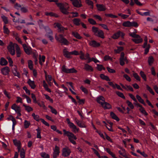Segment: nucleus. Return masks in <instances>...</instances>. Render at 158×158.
Segmentation results:
<instances>
[{"mask_svg":"<svg viewBox=\"0 0 158 158\" xmlns=\"http://www.w3.org/2000/svg\"><path fill=\"white\" fill-rule=\"evenodd\" d=\"M11 108L14 110L16 112L21 110L20 106H18L16 104H14L12 106Z\"/></svg>","mask_w":158,"mask_h":158,"instance_id":"nucleus-22","label":"nucleus"},{"mask_svg":"<svg viewBox=\"0 0 158 158\" xmlns=\"http://www.w3.org/2000/svg\"><path fill=\"white\" fill-rule=\"evenodd\" d=\"M110 116L111 117L114 119L116 120L117 121H119V118L115 115V114L113 112L110 113Z\"/></svg>","mask_w":158,"mask_h":158,"instance_id":"nucleus-42","label":"nucleus"},{"mask_svg":"<svg viewBox=\"0 0 158 158\" xmlns=\"http://www.w3.org/2000/svg\"><path fill=\"white\" fill-rule=\"evenodd\" d=\"M154 61V59L152 56H149L148 58V62L150 65H152Z\"/></svg>","mask_w":158,"mask_h":158,"instance_id":"nucleus-39","label":"nucleus"},{"mask_svg":"<svg viewBox=\"0 0 158 158\" xmlns=\"http://www.w3.org/2000/svg\"><path fill=\"white\" fill-rule=\"evenodd\" d=\"M63 54L64 56L66 57L67 58H71V52H69L67 50V49L64 48L63 50Z\"/></svg>","mask_w":158,"mask_h":158,"instance_id":"nucleus-15","label":"nucleus"},{"mask_svg":"<svg viewBox=\"0 0 158 158\" xmlns=\"http://www.w3.org/2000/svg\"><path fill=\"white\" fill-rule=\"evenodd\" d=\"M73 23L76 25L78 26L79 25L81 22L80 19L77 18L74 19L73 20Z\"/></svg>","mask_w":158,"mask_h":158,"instance_id":"nucleus-31","label":"nucleus"},{"mask_svg":"<svg viewBox=\"0 0 158 158\" xmlns=\"http://www.w3.org/2000/svg\"><path fill=\"white\" fill-rule=\"evenodd\" d=\"M77 71L74 68L68 69V73H76Z\"/></svg>","mask_w":158,"mask_h":158,"instance_id":"nucleus-60","label":"nucleus"},{"mask_svg":"<svg viewBox=\"0 0 158 158\" xmlns=\"http://www.w3.org/2000/svg\"><path fill=\"white\" fill-rule=\"evenodd\" d=\"M59 148L57 146H55V148L53 149V158H56L59 156Z\"/></svg>","mask_w":158,"mask_h":158,"instance_id":"nucleus-9","label":"nucleus"},{"mask_svg":"<svg viewBox=\"0 0 158 158\" xmlns=\"http://www.w3.org/2000/svg\"><path fill=\"white\" fill-rule=\"evenodd\" d=\"M14 7L17 10H19L20 8L21 9V5L20 4L16 3L14 5Z\"/></svg>","mask_w":158,"mask_h":158,"instance_id":"nucleus-64","label":"nucleus"},{"mask_svg":"<svg viewBox=\"0 0 158 158\" xmlns=\"http://www.w3.org/2000/svg\"><path fill=\"white\" fill-rule=\"evenodd\" d=\"M7 119L8 121L11 120L13 123L16 122V121L15 118L11 115H10L7 118Z\"/></svg>","mask_w":158,"mask_h":158,"instance_id":"nucleus-43","label":"nucleus"},{"mask_svg":"<svg viewBox=\"0 0 158 158\" xmlns=\"http://www.w3.org/2000/svg\"><path fill=\"white\" fill-rule=\"evenodd\" d=\"M15 44H13L12 42H10L9 44L7 46V48L9 52L12 55H14L15 54V48H16V46Z\"/></svg>","mask_w":158,"mask_h":158,"instance_id":"nucleus-5","label":"nucleus"},{"mask_svg":"<svg viewBox=\"0 0 158 158\" xmlns=\"http://www.w3.org/2000/svg\"><path fill=\"white\" fill-rule=\"evenodd\" d=\"M13 142L14 144L17 147L18 151L19 152L21 148L20 141L16 139H15L13 140Z\"/></svg>","mask_w":158,"mask_h":158,"instance_id":"nucleus-20","label":"nucleus"},{"mask_svg":"<svg viewBox=\"0 0 158 158\" xmlns=\"http://www.w3.org/2000/svg\"><path fill=\"white\" fill-rule=\"evenodd\" d=\"M43 20L40 19L38 21V23L39 27L40 28H44L46 32L45 35L50 40L52 41L53 40V38L52 36L53 35L52 31L48 26L44 27L43 24Z\"/></svg>","mask_w":158,"mask_h":158,"instance_id":"nucleus-1","label":"nucleus"},{"mask_svg":"<svg viewBox=\"0 0 158 158\" xmlns=\"http://www.w3.org/2000/svg\"><path fill=\"white\" fill-rule=\"evenodd\" d=\"M27 83L32 89H34L35 88L36 85L34 81H31L29 79L27 81Z\"/></svg>","mask_w":158,"mask_h":158,"instance_id":"nucleus-24","label":"nucleus"},{"mask_svg":"<svg viewBox=\"0 0 158 158\" xmlns=\"http://www.w3.org/2000/svg\"><path fill=\"white\" fill-rule=\"evenodd\" d=\"M31 123L29 121L26 120H25L24 123V126L25 128H27L30 125Z\"/></svg>","mask_w":158,"mask_h":158,"instance_id":"nucleus-58","label":"nucleus"},{"mask_svg":"<svg viewBox=\"0 0 158 158\" xmlns=\"http://www.w3.org/2000/svg\"><path fill=\"white\" fill-rule=\"evenodd\" d=\"M63 131L64 132V135L68 136L69 141L73 144H76V142L74 139L76 140L77 139L76 136L72 132L66 131L65 129H63Z\"/></svg>","mask_w":158,"mask_h":158,"instance_id":"nucleus-3","label":"nucleus"},{"mask_svg":"<svg viewBox=\"0 0 158 158\" xmlns=\"http://www.w3.org/2000/svg\"><path fill=\"white\" fill-rule=\"evenodd\" d=\"M45 57L44 56H42V57H41V56L40 55L39 56V63L42 65L43 64V63H44L45 60Z\"/></svg>","mask_w":158,"mask_h":158,"instance_id":"nucleus-37","label":"nucleus"},{"mask_svg":"<svg viewBox=\"0 0 158 158\" xmlns=\"http://www.w3.org/2000/svg\"><path fill=\"white\" fill-rule=\"evenodd\" d=\"M72 35L78 39H81L82 38L81 37L77 32L73 31L72 33Z\"/></svg>","mask_w":158,"mask_h":158,"instance_id":"nucleus-33","label":"nucleus"},{"mask_svg":"<svg viewBox=\"0 0 158 158\" xmlns=\"http://www.w3.org/2000/svg\"><path fill=\"white\" fill-rule=\"evenodd\" d=\"M55 24H56V26L58 29V30L59 31L61 32L64 31V27L62 26L60 24L57 23H55Z\"/></svg>","mask_w":158,"mask_h":158,"instance_id":"nucleus-36","label":"nucleus"},{"mask_svg":"<svg viewBox=\"0 0 158 158\" xmlns=\"http://www.w3.org/2000/svg\"><path fill=\"white\" fill-rule=\"evenodd\" d=\"M43 86L46 90L49 92H51V90L48 88V86L45 81H43Z\"/></svg>","mask_w":158,"mask_h":158,"instance_id":"nucleus-47","label":"nucleus"},{"mask_svg":"<svg viewBox=\"0 0 158 158\" xmlns=\"http://www.w3.org/2000/svg\"><path fill=\"white\" fill-rule=\"evenodd\" d=\"M98 10L100 11H104L106 10L105 6L102 4H98L96 5Z\"/></svg>","mask_w":158,"mask_h":158,"instance_id":"nucleus-25","label":"nucleus"},{"mask_svg":"<svg viewBox=\"0 0 158 158\" xmlns=\"http://www.w3.org/2000/svg\"><path fill=\"white\" fill-rule=\"evenodd\" d=\"M38 104L40 107H42L44 109H47L46 107L45 106L44 103L43 102H38Z\"/></svg>","mask_w":158,"mask_h":158,"instance_id":"nucleus-57","label":"nucleus"},{"mask_svg":"<svg viewBox=\"0 0 158 158\" xmlns=\"http://www.w3.org/2000/svg\"><path fill=\"white\" fill-rule=\"evenodd\" d=\"M89 44L90 46L94 48L99 47L100 45V44L99 43L94 40L89 41Z\"/></svg>","mask_w":158,"mask_h":158,"instance_id":"nucleus-10","label":"nucleus"},{"mask_svg":"<svg viewBox=\"0 0 158 158\" xmlns=\"http://www.w3.org/2000/svg\"><path fill=\"white\" fill-rule=\"evenodd\" d=\"M3 32L6 34H9L10 33V31L8 28L6 27V25H4L3 27Z\"/></svg>","mask_w":158,"mask_h":158,"instance_id":"nucleus-46","label":"nucleus"},{"mask_svg":"<svg viewBox=\"0 0 158 158\" xmlns=\"http://www.w3.org/2000/svg\"><path fill=\"white\" fill-rule=\"evenodd\" d=\"M119 37L118 31L116 33L114 34L111 36L112 38L114 39H117Z\"/></svg>","mask_w":158,"mask_h":158,"instance_id":"nucleus-48","label":"nucleus"},{"mask_svg":"<svg viewBox=\"0 0 158 158\" xmlns=\"http://www.w3.org/2000/svg\"><path fill=\"white\" fill-rule=\"evenodd\" d=\"M28 67L31 70L33 69V62L31 60H29L28 61Z\"/></svg>","mask_w":158,"mask_h":158,"instance_id":"nucleus-44","label":"nucleus"},{"mask_svg":"<svg viewBox=\"0 0 158 158\" xmlns=\"http://www.w3.org/2000/svg\"><path fill=\"white\" fill-rule=\"evenodd\" d=\"M100 76L101 78L103 80H106V81H110V79L109 78V77L107 76H105L103 74H101Z\"/></svg>","mask_w":158,"mask_h":158,"instance_id":"nucleus-38","label":"nucleus"},{"mask_svg":"<svg viewBox=\"0 0 158 158\" xmlns=\"http://www.w3.org/2000/svg\"><path fill=\"white\" fill-rule=\"evenodd\" d=\"M40 155L43 158H49V155L45 152H42Z\"/></svg>","mask_w":158,"mask_h":158,"instance_id":"nucleus-53","label":"nucleus"},{"mask_svg":"<svg viewBox=\"0 0 158 158\" xmlns=\"http://www.w3.org/2000/svg\"><path fill=\"white\" fill-rule=\"evenodd\" d=\"M75 122L76 124L79 126L81 128H85L86 126L85 124L82 121H80L77 118H75Z\"/></svg>","mask_w":158,"mask_h":158,"instance_id":"nucleus-16","label":"nucleus"},{"mask_svg":"<svg viewBox=\"0 0 158 158\" xmlns=\"http://www.w3.org/2000/svg\"><path fill=\"white\" fill-rule=\"evenodd\" d=\"M12 72L15 76L19 78H20V75L17 71V68L15 65H14L12 69Z\"/></svg>","mask_w":158,"mask_h":158,"instance_id":"nucleus-11","label":"nucleus"},{"mask_svg":"<svg viewBox=\"0 0 158 158\" xmlns=\"http://www.w3.org/2000/svg\"><path fill=\"white\" fill-rule=\"evenodd\" d=\"M118 152L121 155L123 156L124 157L126 158H129L128 156L126 154L124 149H122L121 150H119L118 151Z\"/></svg>","mask_w":158,"mask_h":158,"instance_id":"nucleus-28","label":"nucleus"},{"mask_svg":"<svg viewBox=\"0 0 158 158\" xmlns=\"http://www.w3.org/2000/svg\"><path fill=\"white\" fill-rule=\"evenodd\" d=\"M8 63L7 61L3 57H2L0 60V64L1 65H6Z\"/></svg>","mask_w":158,"mask_h":158,"instance_id":"nucleus-32","label":"nucleus"},{"mask_svg":"<svg viewBox=\"0 0 158 158\" xmlns=\"http://www.w3.org/2000/svg\"><path fill=\"white\" fill-rule=\"evenodd\" d=\"M100 29L98 27L93 26L92 27V31L94 35H95Z\"/></svg>","mask_w":158,"mask_h":158,"instance_id":"nucleus-40","label":"nucleus"},{"mask_svg":"<svg viewBox=\"0 0 158 158\" xmlns=\"http://www.w3.org/2000/svg\"><path fill=\"white\" fill-rule=\"evenodd\" d=\"M69 127L72 129V131L75 133H76L79 131V128H77L73 123L70 125Z\"/></svg>","mask_w":158,"mask_h":158,"instance_id":"nucleus-19","label":"nucleus"},{"mask_svg":"<svg viewBox=\"0 0 158 158\" xmlns=\"http://www.w3.org/2000/svg\"><path fill=\"white\" fill-rule=\"evenodd\" d=\"M140 74L141 77H142V78L143 79V80L145 81H146V77L145 74H144V73L143 72L141 71L140 72Z\"/></svg>","mask_w":158,"mask_h":158,"instance_id":"nucleus-63","label":"nucleus"},{"mask_svg":"<svg viewBox=\"0 0 158 158\" xmlns=\"http://www.w3.org/2000/svg\"><path fill=\"white\" fill-rule=\"evenodd\" d=\"M97 68L98 70L101 71H102V69L104 70H105V68H104L102 65L97 64Z\"/></svg>","mask_w":158,"mask_h":158,"instance_id":"nucleus-51","label":"nucleus"},{"mask_svg":"<svg viewBox=\"0 0 158 158\" xmlns=\"http://www.w3.org/2000/svg\"><path fill=\"white\" fill-rule=\"evenodd\" d=\"M84 69L86 70L89 71H93L94 69L92 67L87 64H85Z\"/></svg>","mask_w":158,"mask_h":158,"instance_id":"nucleus-26","label":"nucleus"},{"mask_svg":"<svg viewBox=\"0 0 158 158\" xmlns=\"http://www.w3.org/2000/svg\"><path fill=\"white\" fill-rule=\"evenodd\" d=\"M122 25L123 26L126 27H137L139 26L137 23L134 21L131 22L129 21L124 22L123 23Z\"/></svg>","mask_w":158,"mask_h":158,"instance_id":"nucleus-6","label":"nucleus"},{"mask_svg":"<svg viewBox=\"0 0 158 158\" xmlns=\"http://www.w3.org/2000/svg\"><path fill=\"white\" fill-rule=\"evenodd\" d=\"M120 85L123 89L127 90H130L132 92L134 91L132 87L130 85H124L123 84H120Z\"/></svg>","mask_w":158,"mask_h":158,"instance_id":"nucleus-18","label":"nucleus"},{"mask_svg":"<svg viewBox=\"0 0 158 158\" xmlns=\"http://www.w3.org/2000/svg\"><path fill=\"white\" fill-rule=\"evenodd\" d=\"M73 5L74 6L79 8L82 6V4L81 0H74V2H73Z\"/></svg>","mask_w":158,"mask_h":158,"instance_id":"nucleus-12","label":"nucleus"},{"mask_svg":"<svg viewBox=\"0 0 158 158\" xmlns=\"http://www.w3.org/2000/svg\"><path fill=\"white\" fill-rule=\"evenodd\" d=\"M104 150H106L107 152H108L110 155L113 158H117V157L115 156V154H114L112 152L110 151V150L109 148H104Z\"/></svg>","mask_w":158,"mask_h":158,"instance_id":"nucleus-30","label":"nucleus"},{"mask_svg":"<svg viewBox=\"0 0 158 158\" xmlns=\"http://www.w3.org/2000/svg\"><path fill=\"white\" fill-rule=\"evenodd\" d=\"M85 2L88 5L90 6V7L93 9L94 7V3L91 1L90 0H85Z\"/></svg>","mask_w":158,"mask_h":158,"instance_id":"nucleus-34","label":"nucleus"},{"mask_svg":"<svg viewBox=\"0 0 158 158\" xmlns=\"http://www.w3.org/2000/svg\"><path fill=\"white\" fill-rule=\"evenodd\" d=\"M139 110L140 112L143 114H144L145 115H147L148 114L144 110V108L142 106L141 108H140Z\"/></svg>","mask_w":158,"mask_h":158,"instance_id":"nucleus-56","label":"nucleus"},{"mask_svg":"<svg viewBox=\"0 0 158 158\" xmlns=\"http://www.w3.org/2000/svg\"><path fill=\"white\" fill-rule=\"evenodd\" d=\"M23 47L26 53L29 55L32 53V48L30 47L27 46L25 44H22Z\"/></svg>","mask_w":158,"mask_h":158,"instance_id":"nucleus-8","label":"nucleus"},{"mask_svg":"<svg viewBox=\"0 0 158 158\" xmlns=\"http://www.w3.org/2000/svg\"><path fill=\"white\" fill-rule=\"evenodd\" d=\"M48 107L50 109L52 113L54 114H57V112L56 110L52 106H49Z\"/></svg>","mask_w":158,"mask_h":158,"instance_id":"nucleus-45","label":"nucleus"},{"mask_svg":"<svg viewBox=\"0 0 158 158\" xmlns=\"http://www.w3.org/2000/svg\"><path fill=\"white\" fill-rule=\"evenodd\" d=\"M96 101L101 105L105 102L104 98L102 96H99L98 97Z\"/></svg>","mask_w":158,"mask_h":158,"instance_id":"nucleus-17","label":"nucleus"},{"mask_svg":"<svg viewBox=\"0 0 158 158\" xmlns=\"http://www.w3.org/2000/svg\"><path fill=\"white\" fill-rule=\"evenodd\" d=\"M1 18L5 24L8 23V20L7 17L4 15H2L1 16Z\"/></svg>","mask_w":158,"mask_h":158,"instance_id":"nucleus-54","label":"nucleus"},{"mask_svg":"<svg viewBox=\"0 0 158 158\" xmlns=\"http://www.w3.org/2000/svg\"><path fill=\"white\" fill-rule=\"evenodd\" d=\"M116 94L118 95L119 97L124 99L125 98V97L124 96L123 93L119 91H117L116 92Z\"/></svg>","mask_w":158,"mask_h":158,"instance_id":"nucleus-62","label":"nucleus"},{"mask_svg":"<svg viewBox=\"0 0 158 158\" xmlns=\"http://www.w3.org/2000/svg\"><path fill=\"white\" fill-rule=\"evenodd\" d=\"M32 115L36 121L39 122L40 120L39 116L38 115H36L35 113H33L32 114Z\"/></svg>","mask_w":158,"mask_h":158,"instance_id":"nucleus-50","label":"nucleus"},{"mask_svg":"<svg viewBox=\"0 0 158 158\" xmlns=\"http://www.w3.org/2000/svg\"><path fill=\"white\" fill-rule=\"evenodd\" d=\"M36 131H37V138H38L41 139V130L39 127L36 129Z\"/></svg>","mask_w":158,"mask_h":158,"instance_id":"nucleus-52","label":"nucleus"},{"mask_svg":"<svg viewBox=\"0 0 158 158\" xmlns=\"http://www.w3.org/2000/svg\"><path fill=\"white\" fill-rule=\"evenodd\" d=\"M16 46V50L17 56V57H19L20 56L21 53V51L20 50V48L18 44H15Z\"/></svg>","mask_w":158,"mask_h":158,"instance_id":"nucleus-27","label":"nucleus"},{"mask_svg":"<svg viewBox=\"0 0 158 158\" xmlns=\"http://www.w3.org/2000/svg\"><path fill=\"white\" fill-rule=\"evenodd\" d=\"M1 73L4 75H6L9 74L10 69L9 67L6 66L1 69Z\"/></svg>","mask_w":158,"mask_h":158,"instance_id":"nucleus-14","label":"nucleus"},{"mask_svg":"<svg viewBox=\"0 0 158 158\" xmlns=\"http://www.w3.org/2000/svg\"><path fill=\"white\" fill-rule=\"evenodd\" d=\"M23 106L25 107V110L28 112H29L33 110V108L29 106H26L23 104Z\"/></svg>","mask_w":158,"mask_h":158,"instance_id":"nucleus-41","label":"nucleus"},{"mask_svg":"<svg viewBox=\"0 0 158 158\" xmlns=\"http://www.w3.org/2000/svg\"><path fill=\"white\" fill-rule=\"evenodd\" d=\"M146 88L150 92V93L154 95L155 94L154 92H153L152 89L148 85H146Z\"/></svg>","mask_w":158,"mask_h":158,"instance_id":"nucleus-49","label":"nucleus"},{"mask_svg":"<svg viewBox=\"0 0 158 158\" xmlns=\"http://www.w3.org/2000/svg\"><path fill=\"white\" fill-rule=\"evenodd\" d=\"M20 156L21 158H24L25 152L23 149H22L20 152Z\"/></svg>","mask_w":158,"mask_h":158,"instance_id":"nucleus-55","label":"nucleus"},{"mask_svg":"<svg viewBox=\"0 0 158 158\" xmlns=\"http://www.w3.org/2000/svg\"><path fill=\"white\" fill-rule=\"evenodd\" d=\"M71 153L70 149L68 147L63 148L62 150V155L64 157H67L69 156Z\"/></svg>","mask_w":158,"mask_h":158,"instance_id":"nucleus-7","label":"nucleus"},{"mask_svg":"<svg viewBox=\"0 0 158 158\" xmlns=\"http://www.w3.org/2000/svg\"><path fill=\"white\" fill-rule=\"evenodd\" d=\"M136 98L137 100H138V101L139 102L143 104L144 106H145L146 105L145 103L144 102V100L140 96H139L138 95H136Z\"/></svg>","mask_w":158,"mask_h":158,"instance_id":"nucleus-35","label":"nucleus"},{"mask_svg":"<svg viewBox=\"0 0 158 158\" xmlns=\"http://www.w3.org/2000/svg\"><path fill=\"white\" fill-rule=\"evenodd\" d=\"M56 5L59 8L60 11L63 14L65 15H68L69 14L68 10L69 7L67 3H57Z\"/></svg>","mask_w":158,"mask_h":158,"instance_id":"nucleus-2","label":"nucleus"},{"mask_svg":"<svg viewBox=\"0 0 158 158\" xmlns=\"http://www.w3.org/2000/svg\"><path fill=\"white\" fill-rule=\"evenodd\" d=\"M126 103L127 104L128 106L131 109H133L134 108V106L132 103L128 100L126 101Z\"/></svg>","mask_w":158,"mask_h":158,"instance_id":"nucleus-61","label":"nucleus"},{"mask_svg":"<svg viewBox=\"0 0 158 158\" xmlns=\"http://www.w3.org/2000/svg\"><path fill=\"white\" fill-rule=\"evenodd\" d=\"M124 53L123 52H122L121 54V56L120 59V63L121 65H123L124 64V61L126 60L127 59L124 57Z\"/></svg>","mask_w":158,"mask_h":158,"instance_id":"nucleus-13","label":"nucleus"},{"mask_svg":"<svg viewBox=\"0 0 158 158\" xmlns=\"http://www.w3.org/2000/svg\"><path fill=\"white\" fill-rule=\"evenodd\" d=\"M95 36L101 38L102 39H104L105 38L104 33L103 31L101 30H99Z\"/></svg>","mask_w":158,"mask_h":158,"instance_id":"nucleus-23","label":"nucleus"},{"mask_svg":"<svg viewBox=\"0 0 158 158\" xmlns=\"http://www.w3.org/2000/svg\"><path fill=\"white\" fill-rule=\"evenodd\" d=\"M55 38L57 41L64 45H68L69 44V42L68 41L64 38L62 35H59V37H58L56 35H55Z\"/></svg>","mask_w":158,"mask_h":158,"instance_id":"nucleus-4","label":"nucleus"},{"mask_svg":"<svg viewBox=\"0 0 158 158\" xmlns=\"http://www.w3.org/2000/svg\"><path fill=\"white\" fill-rule=\"evenodd\" d=\"M101 106L105 109H110L111 108V105L109 103L106 102Z\"/></svg>","mask_w":158,"mask_h":158,"instance_id":"nucleus-21","label":"nucleus"},{"mask_svg":"<svg viewBox=\"0 0 158 158\" xmlns=\"http://www.w3.org/2000/svg\"><path fill=\"white\" fill-rule=\"evenodd\" d=\"M88 21L90 24L93 25H95L97 24L96 22L92 19H89Z\"/></svg>","mask_w":158,"mask_h":158,"instance_id":"nucleus-59","label":"nucleus"},{"mask_svg":"<svg viewBox=\"0 0 158 158\" xmlns=\"http://www.w3.org/2000/svg\"><path fill=\"white\" fill-rule=\"evenodd\" d=\"M132 40L136 44H138L141 42L143 41V39L139 35V37L132 39Z\"/></svg>","mask_w":158,"mask_h":158,"instance_id":"nucleus-29","label":"nucleus"}]
</instances>
